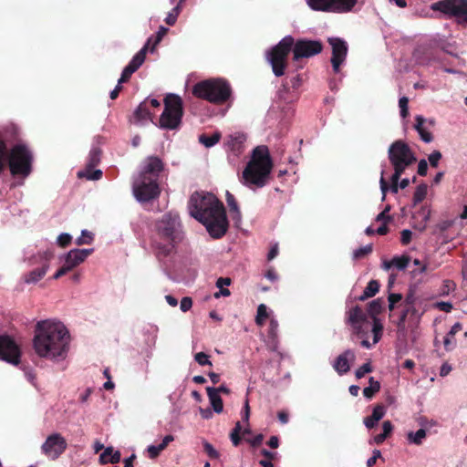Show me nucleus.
Returning <instances> with one entry per match:
<instances>
[{
  "mask_svg": "<svg viewBox=\"0 0 467 467\" xmlns=\"http://www.w3.org/2000/svg\"><path fill=\"white\" fill-rule=\"evenodd\" d=\"M347 324L351 327L353 333L361 339V346L365 348H371L382 337L383 326L379 319L374 318L371 326L373 340L368 338L370 323L367 314L358 306L350 307L346 313Z\"/></svg>",
  "mask_w": 467,
  "mask_h": 467,
  "instance_id": "obj_4",
  "label": "nucleus"
},
{
  "mask_svg": "<svg viewBox=\"0 0 467 467\" xmlns=\"http://www.w3.org/2000/svg\"><path fill=\"white\" fill-rule=\"evenodd\" d=\"M32 348L41 359L56 365L65 363L71 348L69 330L57 319L40 320L35 326Z\"/></svg>",
  "mask_w": 467,
  "mask_h": 467,
  "instance_id": "obj_1",
  "label": "nucleus"
},
{
  "mask_svg": "<svg viewBox=\"0 0 467 467\" xmlns=\"http://www.w3.org/2000/svg\"><path fill=\"white\" fill-rule=\"evenodd\" d=\"M382 301L380 299L373 300L369 303L368 312L372 319L377 318L376 316L381 311Z\"/></svg>",
  "mask_w": 467,
  "mask_h": 467,
  "instance_id": "obj_44",
  "label": "nucleus"
},
{
  "mask_svg": "<svg viewBox=\"0 0 467 467\" xmlns=\"http://www.w3.org/2000/svg\"><path fill=\"white\" fill-rule=\"evenodd\" d=\"M372 370V368L369 363L363 364L360 368H358L355 375L357 379H361L365 376V374L369 373Z\"/></svg>",
  "mask_w": 467,
  "mask_h": 467,
  "instance_id": "obj_55",
  "label": "nucleus"
},
{
  "mask_svg": "<svg viewBox=\"0 0 467 467\" xmlns=\"http://www.w3.org/2000/svg\"><path fill=\"white\" fill-rule=\"evenodd\" d=\"M293 45L294 38L291 36H286L276 46L266 52V59L276 77H281L285 74L287 56L292 50Z\"/></svg>",
  "mask_w": 467,
  "mask_h": 467,
  "instance_id": "obj_10",
  "label": "nucleus"
},
{
  "mask_svg": "<svg viewBox=\"0 0 467 467\" xmlns=\"http://www.w3.org/2000/svg\"><path fill=\"white\" fill-rule=\"evenodd\" d=\"M427 192H428V187L426 184L419 185L416 188L414 195H413L414 203L416 204V203L422 202L425 199Z\"/></svg>",
  "mask_w": 467,
  "mask_h": 467,
  "instance_id": "obj_41",
  "label": "nucleus"
},
{
  "mask_svg": "<svg viewBox=\"0 0 467 467\" xmlns=\"http://www.w3.org/2000/svg\"><path fill=\"white\" fill-rule=\"evenodd\" d=\"M462 330V325L460 323H455L449 333L445 336L443 339L444 348L447 351L452 350L456 346V340L454 336Z\"/></svg>",
  "mask_w": 467,
  "mask_h": 467,
  "instance_id": "obj_27",
  "label": "nucleus"
},
{
  "mask_svg": "<svg viewBox=\"0 0 467 467\" xmlns=\"http://www.w3.org/2000/svg\"><path fill=\"white\" fill-rule=\"evenodd\" d=\"M227 203H228L231 211L235 213L234 219L236 218L237 220H239L240 219V212H239L237 203L235 202L234 196L232 194H230L229 192H227Z\"/></svg>",
  "mask_w": 467,
  "mask_h": 467,
  "instance_id": "obj_49",
  "label": "nucleus"
},
{
  "mask_svg": "<svg viewBox=\"0 0 467 467\" xmlns=\"http://www.w3.org/2000/svg\"><path fill=\"white\" fill-rule=\"evenodd\" d=\"M383 432H380V434H378L374 436L371 441H369L370 444L376 443L380 444L382 443L387 436L392 431L393 426L389 420H386L382 424Z\"/></svg>",
  "mask_w": 467,
  "mask_h": 467,
  "instance_id": "obj_34",
  "label": "nucleus"
},
{
  "mask_svg": "<svg viewBox=\"0 0 467 467\" xmlns=\"http://www.w3.org/2000/svg\"><path fill=\"white\" fill-rule=\"evenodd\" d=\"M379 289V284L376 280H371L368 282V285L366 286L365 290L363 291V294L358 297L359 300L363 301L369 297L374 296Z\"/></svg>",
  "mask_w": 467,
  "mask_h": 467,
  "instance_id": "obj_35",
  "label": "nucleus"
},
{
  "mask_svg": "<svg viewBox=\"0 0 467 467\" xmlns=\"http://www.w3.org/2000/svg\"><path fill=\"white\" fill-rule=\"evenodd\" d=\"M194 360L200 365V366H212V362L210 360V357L204 353V352H198L194 355Z\"/></svg>",
  "mask_w": 467,
  "mask_h": 467,
  "instance_id": "obj_46",
  "label": "nucleus"
},
{
  "mask_svg": "<svg viewBox=\"0 0 467 467\" xmlns=\"http://www.w3.org/2000/svg\"><path fill=\"white\" fill-rule=\"evenodd\" d=\"M356 355L354 351L347 349L340 354L334 361L333 368L339 375L348 373L351 364L355 361Z\"/></svg>",
  "mask_w": 467,
  "mask_h": 467,
  "instance_id": "obj_21",
  "label": "nucleus"
},
{
  "mask_svg": "<svg viewBox=\"0 0 467 467\" xmlns=\"http://www.w3.org/2000/svg\"><path fill=\"white\" fill-rule=\"evenodd\" d=\"M168 32V28L164 27L163 26H161L158 29V32L155 36H150L149 38H152L151 43L148 46V49L150 48V52L153 53L155 51V48L159 45V43L161 41L163 36Z\"/></svg>",
  "mask_w": 467,
  "mask_h": 467,
  "instance_id": "obj_37",
  "label": "nucleus"
},
{
  "mask_svg": "<svg viewBox=\"0 0 467 467\" xmlns=\"http://www.w3.org/2000/svg\"><path fill=\"white\" fill-rule=\"evenodd\" d=\"M162 164L160 159L155 157L148 158L142 165L141 171L138 175L152 176L158 180Z\"/></svg>",
  "mask_w": 467,
  "mask_h": 467,
  "instance_id": "obj_22",
  "label": "nucleus"
},
{
  "mask_svg": "<svg viewBox=\"0 0 467 467\" xmlns=\"http://www.w3.org/2000/svg\"><path fill=\"white\" fill-rule=\"evenodd\" d=\"M34 154L24 142H17L9 149L7 165L13 177L27 178L33 171Z\"/></svg>",
  "mask_w": 467,
  "mask_h": 467,
  "instance_id": "obj_7",
  "label": "nucleus"
},
{
  "mask_svg": "<svg viewBox=\"0 0 467 467\" xmlns=\"http://www.w3.org/2000/svg\"><path fill=\"white\" fill-rule=\"evenodd\" d=\"M48 270V265H45L40 268L32 270L24 276V281L26 284H36L41 280Z\"/></svg>",
  "mask_w": 467,
  "mask_h": 467,
  "instance_id": "obj_28",
  "label": "nucleus"
},
{
  "mask_svg": "<svg viewBox=\"0 0 467 467\" xmlns=\"http://www.w3.org/2000/svg\"><path fill=\"white\" fill-rule=\"evenodd\" d=\"M101 463H117L120 461V452L112 447H107L99 456Z\"/></svg>",
  "mask_w": 467,
  "mask_h": 467,
  "instance_id": "obj_29",
  "label": "nucleus"
},
{
  "mask_svg": "<svg viewBox=\"0 0 467 467\" xmlns=\"http://www.w3.org/2000/svg\"><path fill=\"white\" fill-rule=\"evenodd\" d=\"M401 300V296L400 294H390L389 296V308L392 310L395 307V305Z\"/></svg>",
  "mask_w": 467,
  "mask_h": 467,
  "instance_id": "obj_59",
  "label": "nucleus"
},
{
  "mask_svg": "<svg viewBox=\"0 0 467 467\" xmlns=\"http://www.w3.org/2000/svg\"><path fill=\"white\" fill-rule=\"evenodd\" d=\"M428 171V162L426 160L422 159L418 163V173L421 176H424L427 174Z\"/></svg>",
  "mask_w": 467,
  "mask_h": 467,
  "instance_id": "obj_61",
  "label": "nucleus"
},
{
  "mask_svg": "<svg viewBox=\"0 0 467 467\" xmlns=\"http://www.w3.org/2000/svg\"><path fill=\"white\" fill-rule=\"evenodd\" d=\"M92 252L93 249H71L61 255L60 260L71 271L82 264Z\"/></svg>",
  "mask_w": 467,
  "mask_h": 467,
  "instance_id": "obj_19",
  "label": "nucleus"
},
{
  "mask_svg": "<svg viewBox=\"0 0 467 467\" xmlns=\"http://www.w3.org/2000/svg\"><path fill=\"white\" fill-rule=\"evenodd\" d=\"M451 369H452V368L449 363H443L440 369V376L446 377L447 375L450 374Z\"/></svg>",
  "mask_w": 467,
  "mask_h": 467,
  "instance_id": "obj_64",
  "label": "nucleus"
},
{
  "mask_svg": "<svg viewBox=\"0 0 467 467\" xmlns=\"http://www.w3.org/2000/svg\"><path fill=\"white\" fill-rule=\"evenodd\" d=\"M306 3L316 11L345 14L353 11L358 0H306Z\"/></svg>",
  "mask_w": 467,
  "mask_h": 467,
  "instance_id": "obj_13",
  "label": "nucleus"
},
{
  "mask_svg": "<svg viewBox=\"0 0 467 467\" xmlns=\"http://www.w3.org/2000/svg\"><path fill=\"white\" fill-rule=\"evenodd\" d=\"M434 307L438 308L441 311H444L446 313H449L452 309V305L450 302H437L433 305Z\"/></svg>",
  "mask_w": 467,
  "mask_h": 467,
  "instance_id": "obj_58",
  "label": "nucleus"
},
{
  "mask_svg": "<svg viewBox=\"0 0 467 467\" xmlns=\"http://www.w3.org/2000/svg\"><path fill=\"white\" fill-rule=\"evenodd\" d=\"M78 176L85 177L88 180L96 181L101 178L102 171L100 170L91 171L88 167L86 170L78 171Z\"/></svg>",
  "mask_w": 467,
  "mask_h": 467,
  "instance_id": "obj_42",
  "label": "nucleus"
},
{
  "mask_svg": "<svg viewBox=\"0 0 467 467\" xmlns=\"http://www.w3.org/2000/svg\"><path fill=\"white\" fill-rule=\"evenodd\" d=\"M292 47L294 60L313 57L319 54L323 49L321 42L308 39H300L296 43L294 42Z\"/></svg>",
  "mask_w": 467,
  "mask_h": 467,
  "instance_id": "obj_15",
  "label": "nucleus"
},
{
  "mask_svg": "<svg viewBox=\"0 0 467 467\" xmlns=\"http://www.w3.org/2000/svg\"><path fill=\"white\" fill-rule=\"evenodd\" d=\"M135 122L137 124H143L148 120H151V114L148 109L146 101H143L139 105L134 113Z\"/></svg>",
  "mask_w": 467,
  "mask_h": 467,
  "instance_id": "obj_30",
  "label": "nucleus"
},
{
  "mask_svg": "<svg viewBox=\"0 0 467 467\" xmlns=\"http://www.w3.org/2000/svg\"><path fill=\"white\" fill-rule=\"evenodd\" d=\"M389 162L394 169V179L400 177L407 168L416 161V156L410 146L398 140L391 143L388 150Z\"/></svg>",
  "mask_w": 467,
  "mask_h": 467,
  "instance_id": "obj_8",
  "label": "nucleus"
},
{
  "mask_svg": "<svg viewBox=\"0 0 467 467\" xmlns=\"http://www.w3.org/2000/svg\"><path fill=\"white\" fill-rule=\"evenodd\" d=\"M192 94L211 103L223 104L232 97V88L223 78H209L196 83L192 88Z\"/></svg>",
  "mask_w": 467,
  "mask_h": 467,
  "instance_id": "obj_6",
  "label": "nucleus"
},
{
  "mask_svg": "<svg viewBox=\"0 0 467 467\" xmlns=\"http://www.w3.org/2000/svg\"><path fill=\"white\" fill-rule=\"evenodd\" d=\"M427 437V431L420 429L417 431H409L406 435V440L410 445H421Z\"/></svg>",
  "mask_w": 467,
  "mask_h": 467,
  "instance_id": "obj_31",
  "label": "nucleus"
},
{
  "mask_svg": "<svg viewBox=\"0 0 467 467\" xmlns=\"http://www.w3.org/2000/svg\"><path fill=\"white\" fill-rule=\"evenodd\" d=\"M19 358L20 350L15 341L6 336L0 337V359L17 365Z\"/></svg>",
  "mask_w": 467,
  "mask_h": 467,
  "instance_id": "obj_16",
  "label": "nucleus"
},
{
  "mask_svg": "<svg viewBox=\"0 0 467 467\" xmlns=\"http://www.w3.org/2000/svg\"><path fill=\"white\" fill-rule=\"evenodd\" d=\"M386 410L383 406L378 405L373 409L371 417L374 420L379 422L385 415Z\"/></svg>",
  "mask_w": 467,
  "mask_h": 467,
  "instance_id": "obj_50",
  "label": "nucleus"
},
{
  "mask_svg": "<svg viewBox=\"0 0 467 467\" xmlns=\"http://www.w3.org/2000/svg\"><path fill=\"white\" fill-rule=\"evenodd\" d=\"M183 114L182 100L175 94H168L164 99V110L160 118V128L176 130Z\"/></svg>",
  "mask_w": 467,
  "mask_h": 467,
  "instance_id": "obj_9",
  "label": "nucleus"
},
{
  "mask_svg": "<svg viewBox=\"0 0 467 467\" xmlns=\"http://www.w3.org/2000/svg\"><path fill=\"white\" fill-rule=\"evenodd\" d=\"M182 10L181 5L177 4L171 12L168 13L167 16L165 17V22L169 26H173L178 18V16Z\"/></svg>",
  "mask_w": 467,
  "mask_h": 467,
  "instance_id": "obj_43",
  "label": "nucleus"
},
{
  "mask_svg": "<svg viewBox=\"0 0 467 467\" xmlns=\"http://www.w3.org/2000/svg\"><path fill=\"white\" fill-rule=\"evenodd\" d=\"M100 150L98 148H93L89 152V162L95 165L99 161Z\"/></svg>",
  "mask_w": 467,
  "mask_h": 467,
  "instance_id": "obj_57",
  "label": "nucleus"
},
{
  "mask_svg": "<svg viewBox=\"0 0 467 467\" xmlns=\"http://www.w3.org/2000/svg\"><path fill=\"white\" fill-rule=\"evenodd\" d=\"M203 448L206 453L213 459H216L219 457V452L213 448V446L209 443L208 441H203Z\"/></svg>",
  "mask_w": 467,
  "mask_h": 467,
  "instance_id": "obj_56",
  "label": "nucleus"
},
{
  "mask_svg": "<svg viewBox=\"0 0 467 467\" xmlns=\"http://www.w3.org/2000/svg\"><path fill=\"white\" fill-rule=\"evenodd\" d=\"M245 140L246 136L243 132L230 134L224 141L226 151L234 156H238L244 150Z\"/></svg>",
  "mask_w": 467,
  "mask_h": 467,
  "instance_id": "obj_20",
  "label": "nucleus"
},
{
  "mask_svg": "<svg viewBox=\"0 0 467 467\" xmlns=\"http://www.w3.org/2000/svg\"><path fill=\"white\" fill-rule=\"evenodd\" d=\"M132 192L140 202H146L157 198L160 194L157 179L152 176L137 175L133 180Z\"/></svg>",
  "mask_w": 467,
  "mask_h": 467,
  "instance_id": "obj_12",
  "label": "nucleus"
},
{
  "mask_svg": "<svg viewBox=\"0 0 467 467\" xmlns=\"http://www.w3.org/2000/svg\"><path fill=\"white\" fill-rule=\"evenodd\" d=\"M380 389V384L374 378H369V385L363 389L366 398L370 399Z\"/></svg>",
  "mask_w": 467,
  "mask_h": 467,
  "instance_id": "obj_39",
  "label": "nucleus"
},
{
  "mask_svg": "<svg viewBox=\"0 0 467 467\" xmlns=\"http://www.w3.org/2000/svg\"><path fill=\"white\" fill-rule=\"evenodd\" d=\"M157 233L161 242L156 243V250L159 256H169L175 251L176 244L182 238V232L179 216L175 213H168L164 214L156 224Z\"/></svg>",
  "mask_w": 467,
  "mask_h": 467,
  "instance_id": "obj_5",
  "label": "nucleus"
},
{
  "mask_svg": "<svg viewBox=\"0 0 467 467\" xmlns=\"http://www.w3.org/2000/svg\"><path fill=\"white\" fill-rule=\"evenodd\" d=\"M412 236L411 231L405 229L401 232V243L407 244L410 242Z\"/></svg>",
  "mask_w": 467,
  "mask_h": 467,
  "instance_id": "obj_63",
  "label": "nucleus"
},
{
  "mask_svg": "<svg viewBox=\"0 0 467 467\" xmlns=\"http://www.w3.org/2000/svg\"><path fill=\"white\" fill-rule=\"evenodd\" d=\"M409 99L406 97H401L399 100V107L401 118L405 119L409 114Z\"/></svg>",
  "mask_w": 467,
  "mask_h": 467,
  "instance_id": "obj_48",
  "label": "nucleus"
},
{
  "mask_svg": "<svg viewBox=\"0 0 467 467\" xmlns=\"http://www.w3.org/2000/svg\"><path fill=\"white\" fill-rule=\"evenodd\" d=\"M174 441V437L172 435H166L161 443L159 445H149L146 449L148 457L150 459H156L161 452L166 449L168 444Z\"/></svg>",
  "mask_w": 467,
  "mask_h": 467,
  "instance_id": "obj_23",
  "label": "nucleus"
},
{
  "mask_svg": "<svg viewBox=\"0 0 467 467\" xmlns=\"http://www.w3.org/2000/svg\"><path fill=\"white\" fill-rule=\"evenodd\" d=\"M431 208L427 206H423L420 209L417 215L421 218L422 222L419 223L418 228L420 231H424L427 227V223L429 222L431 218Z\"/></svg>",
  "mask_w": 467,
  "mask_h": 467,
  "instance_id": "obj_38",
  "label": "nucleus"
},
{
  "mask_svg": "<svg viewBox=\"0 0 467 467\" xmlns=\"http://www.w3.org/2000/svg\"><path fill=\"white\" fill-rule=\"evenodd\" d=\"M67 449L65 438L57 432L52 433L47 437L41 445L42 453L48 459H57Z\"/></svg>",
  "mask_w": 467,
  "mask_h": 467,
  "instance_id": "obj_14",
  "label": "nucleus"
},
{
  "mask_svg": "<svg viewBox=\"0 0 467 467\" xmlns=\"http://www.w3.org/2000/svg\"><path fill=\"white\" fill-rule=\"evenodd\" d=\"M191 216L202 223L209 234L220 238L228 229V221L223 203L210 192H194L189 201Z\"/></svg>",
  "mask_w": 467,
  "mask_h": 467,
  "instance_id": "obj_2",
  "label": "nucleus"
},
{
  "mask_svg": "<svg viewBox=\"0 0 467 467\" xmlns=\"http://www.w3.org/2000/svg\"><path fill=\"white\" fill-rule=\"evenodd\" d=\"M328 43L332 47L331 63L333 70L336 73H337L339 71L340 66L344 63L346 59L348 53V46L344 40L337 37L328 38Z\"/></svg>",
  "mask_w": 467,
  "mask_h": 467,
  "instance_id": "obj_17",
  "label": "nucleus"
},
{
  "mask_svg": "<svg viewBox=\"0 0 467 467\" xmlns=\"http://www.w3.org/2000/svg\"><path fill=\"white\" fill-rule=\"evenodd\" d=\"M446 17H453L458 25L467 26V0H440L431 5Z\"/></svg>",
  "mask_w": 467,
  "mask_h": 467,
  "instance_id": "obj_11",
  "label": "nucleus"
},
{
  "mask_svg": "<svg viewBox=\"0 0 467 467\" xmlns=\"http://www.w3.org/2000/svg\"><path fill=\"white\" fill-rule=\"evenodd\" d=\"M372 251L371 244L365 245L363 247H360L353 252V257L355 259H358L362 256H365L366 254H369Z\"/></svg>",
  "mask_w": 467,
  "mask_h": 467,
  "instance_id": "obj_51",
  "label": "nucleus"
},
{
  "mask_svg": "<svg viewBox=\"0 0 467 467\" xmlns=\"http://www.w3.org/2000/svg\"><path fill=\"white\" fill-rule=\"evenodd\" d=\"M207 395L210 400V404L216 413H221L223 410V400L220 395L216 393V390L213 387L206 388Z\"/></svg>",
  "mask_w": 467,
  "mask_h": 467,
  "instance_id": "obj_26",
  "label": "nucleus"
},
{
  "mask_svg": "<svg viewBox=\"0 0 467 467\" xmlns=\"http://www.w3.org/2000/svg\"><path fill=\"white\" fill-rule=\"evenodd\" d=\"M409 265V258L407 256L393 258V265L398 270H404Z\"/></svg>",
  "mask_w": 467,
  "mask_h": 467,
  "instance_id": "obj_47",
  "label": "nucleus"
},
{
  "mask_svg": "<svg viewBox=\"0 0 467 467\" xmlns=\"http://www.w3.org/2000/svg\"><path fill=\"white\" fill-rule=\"evenodd\" d=\"M72 236L67 233H62L57 236V244L61 247H65L70 244Z\"/></svg>",
  "mask_w": 467,
  "mask_h": 467,
  "instance_id": "obj_52",
  "label": "nucleus"
},
{
  "mask_svg": "<svg viewBox=\"0 0 467 467\" xmlns=\"http://www.w3.org/2000/svg\"><path fill=\"white\" fill-rule=\"evenodd\" d=\"M455 288V284L450 280H445L441 289V296H447Z\"/></svg>",
  "mask_w": 467,
  "mask_h": 467,
  "instance_id": "obj_53",
  "label": "nucleus"
},
{
  "mask_svg": "<svg viewBox=\"0 0 467 467\" xmlns=\"http://www.w3.org/2000/svg\"><path fill=\"white\" fill-rule=\"evenodd\" d=\"M192 306V301L190 297H183L180 303V308L182 312L188 311Z\"/></svg>",
  "mask_w": 467,
  "mask_h": 467,
  "instance_id": "obj_60",
  "label": "nucleus"
},
{
  "mask_svg": "<svg viewBox=\"0 0 467 467\" xmlns=\"http://www.w3.org/2000/svg\"><path fill=\"white\" fill-rule=\"evenodd\" d=\"M380 456H381L380 451L379 450H374L373 451V455L370 458H368V461H367V466L368 467H372L376 463L377 460Z\"/></svg>",
  "mask_w": 467,
  "mask_h": 467,
  "instance_id": "obj_62",
  "label": "nucleus"
},
{
  "mask_svg": "<svg viewBox=\"0 0 467 467\" xmlns=\"http://www.w3.org/2000/svg\"><path fill=\"white\" fill-rule=\"evenodd\" d=\"M267 317H268L267 306L265 304H260L257 307V315L255 317V323L258 326H263Z\"/></svg>",
  "mask_w": 467,
  "mask_h": 467,
  "instance_id": "obj_40",
  "label": "nucleus"
},
{
  "mask_svg": "<svg viewBox=\"0 0 467 467\" xmlns=\"http://www.w3.org/2000/svg\"><path fill=\"white\" fill-rule=\"evenodd\" d=\"M400 177H398L396 180L394 179V173L392 174L391 176V185L390 187L388 186L387 184V182L385 181L384 179V171H381V176H380V180H379V185H380V191H381V193H382V201L385 200L386 198V193L389 190L391 191L392 193H398L399 192V188H400V184H399V180H400Z\"/></svg>",
  "mask_w": 467,
  "mask_h": 467,
  "instance_id": "obj_24",
  "label": "nucleus"
},
{
  "mask_svg": "<svg viewBox=\"0 0 467 467\" xmlns=\"http://www.w3.org/2000/svg\"><path fill=\"white\" fill-rule=\"evenodd\" d=\"M93 241V234L88 230H82L80 236L76 239L77 245L88 244Z\"/></svg>",
  "mask_w": 467,
  "mask_h": 467,
  "instance_id": "obj_45",
  "label": "nucleus"
},
{
  "mask_svg": "<svg viewBox=\"0 0 467 467\" xmlns=\"http://www.w3.org/2000/svg\"><path fill=\"white\" fill-rule=\"evenodd\" d=\"M415 121L416 122L414 128L419 133L420 139L426 143L431 142L433 137L431 133L429 130H427L426 128L424 127L425 119L420 115H417L415 117Z\"/></svg>",
  "mask_w": 467,
  "mask_h": 467,
  "instance_id": "obj_25",
  "label": "nucleus"
},
{
  "mask_svg": "<svg viewBox=\"0 0 467 467\" xmlns=\"http://www.w3.org/2000/svg\"><path fill=\"white\" fill-rule=\"evenodd\" d=\"M231 282L232 281L229 277L218 278L216 281V287L219 289V291L214 294V297L219 298L221 296H229L231 295L230 290L224 286L230 285Z\"/></svg>",
  "mask_w": 467,
  "mask_h": 467,
  "instance_id": "obj_32",
  "label": "nucleus"
},
{
  "mask_svg": "<svg viewBox=\"0 0 467 467\" xmlns=\"http://www.w3.org/2000/svg\"><path fill=\"white\" fill-rule=\"evenodd\" d=\"M441 159V153L439 150L432 151L428 157L429 162L432 167H437Z\"/></svg>",
  "mask_w": 467,
  "mask_h": 467,
  "instance_id": "obj_54",
  "label": "nucleus"
},
{
  "mask_svg": "<svg viewBox=\"0 0 467 467\" xmlns=\"http://www.w3.org/2000/svg\"><path fill=\"white\" fill-rule=\"evenodd\" d=\"M9 149L6 143L0 139V174L5 171L8 161Z\"/></svg>",
  "mask_w": 467,
  "mask_h": 467,
  "instance_id": "obj_36",
  "label": "nucleus"
},
{
  "mask_svg": "<svg viewBox=\"0 0 467 467\" xmlns=\"http://www.w3.org/2000/svg\"><path fill=\"white\" fill-rule=\"evenodd\" d=\"M272 169L273 161L268 148L265 145L257 146L242 172L240 182L251 189L262 188L267 183Z\"/></svg>",
  "mask_w": 467,
  "mask_h": 467,
  "instance_id": "obj_3",
  "label": "nucleus"
},
{
  "mask_svg": "<svg viewBox=\"0 0 467 467\" xmlns=\"http://www.w3.org/2000/svg\"><path fill=\"white\" fill-rule=\"evenodd\" d=\"M151 41L152 38H148L144 47L132 57L129 65L124 67L121 77L119 79V84L127 81L130 77L143 64L148 51V46Z\"/></svg>",
  "mask_w": 467,
  "mask_h": 467,
  "instance_id": "obj_18",
  "label": "nucleus"
},
{
  "mask_svg": "<svg viewBox=\"0 0 467 467\" xmlns=\"http://www.w3.org/2000/svg\"><path fill=\"white\" fill-rule=\"evenodd\" d=\"M221 139L220 132H213L212 134H202L199 136V142L206 148H211L217 144Z\"/></svg>",
  "mask_w": 467,
  "mask_h": 467,
  "instance_id": "obj_33",
  "label": "nucleus"
}]
</instances>
